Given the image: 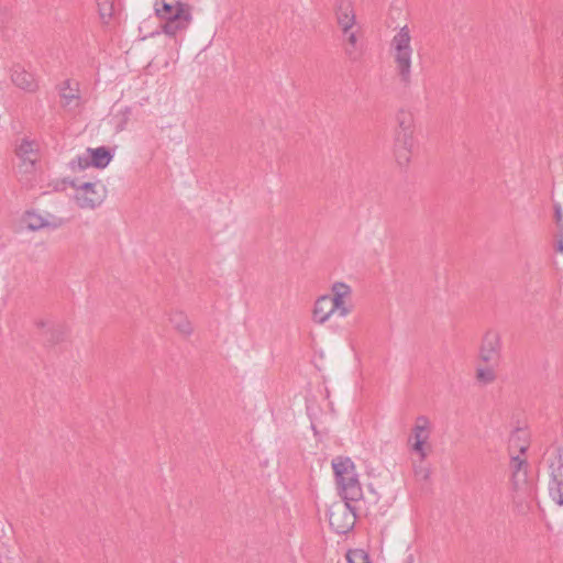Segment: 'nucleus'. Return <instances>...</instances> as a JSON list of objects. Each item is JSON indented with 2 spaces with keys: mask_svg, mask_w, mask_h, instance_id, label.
I'll use <instances>...</instances> for the list:
<instances>
[{
  "mask_svg": "<svg viewBox=\"0 0 563 563\" xmlns=\"http://www.w3.org/2000/svg\"><path fill=\"white\" fill-rule=\"evenodd\" d=\"M346 563H373L368 552L364 549H351L345 554Z\"/></svg>",
  "mask_w": 563,
  "mask_h": 563,
  "instance_id": "18",
  "label": "nucleus"
},
{
  "mask_svg": "<svg viewBox=\"0 0 563 563\" xmlns=\"http://www.w3.org/2000/svg\"><path fill=\"white\" fill-rule=\"evenodd\" d=\"M400 563H417V558L413 553H407L404 555Z\"/></svg>",
  "mask_w": 563,
  "mask_h": 563,
  "instance_id": "22",
  "label": "nucleus"
},
{
  "mask_svg": "<svg viewBox=\"0 0 563 563\" xmlns=\"http://www.w3.org/2000/svg\"><path fill=\"white\" fill-rule=\"evenodd\" d=\"M501 347V334L497 330L489 329L482 334L474 369V379L478 386L486 387L496 383Z\"/></svg>",
  "mask_w": 563,
  "mask_h": 563,
  "instance_id": "1",
  "label": "nucleus"
},
{
  "mask_svg": "<svg viewBox=\"0 0 563 563\" xmlns=\"http://www.w3.org/2000/svg\"><path fill=\"white\" fill-rule=\"evenodd\" d=\"M325 295L332 301V305L339 312L340 318H346L353 312L354 289L350 282L344 279L333 280L329 286V292Z\"/></svg>",
  "mask_w": 563,
  "mask_h": 563,
  "instance_id": "9",
  "label": "nucleus"
},
{
  "mask_svg": "<svg viewBox=\"0 0 563 563\" xmlns=\"http://www.w3.org/2000/svg\"><path fill=\"white\" fill-rule=\"evenodd\" d=\"M154 13L168 36L184 32L192 22V7L181 0H155Z\"/></svg>",
  "mask_w": 563,
  "mask_h": 563,
  "instance_id": "2",
  "label": "nucleus"
},
{
  "mask_svg": "<svg viewBox=\"0 0 563 563\" xmlns=\"http://www.w3.org/2000/svg\"><path fill=\"white\" fill-rule=\"evenodd\" d=\"M99 15L103 23H109L113 16V3L111 0H101L98 3Z\"/></svg>",
  "mask_w": 563,
  "mask_h": 563,
  "instance_id": "21",
  "label": "nucleus"
},
{
  "mask_svg": "<svg viewBox=\"0 0 563 563\" xmlns=\"http://www.w3.org/2000/svg\"><path fill=\"white\" fill-rule=\"evenodd\" d=\"M334 15L344 41L351 47H355L358 34L356 31V13L353 3L349 0L338 1L334 8Z\"/></svg>",
  "mask_w": 563,
  "mask_h": 563,
  "instance_id": "8",
  "label": "nucleus"
},
{
  "mask_svg": "<svg viewBox=\"0 0 563 563\" xmlns=\"http://www.w3.org/2000/svg\"><path fill=\"white\" fill-rule=\"evenodd\" d=\"M70 187L71 201L81 210H95L99 208L108 197V189L99 179L74 181Z\"/></svg>",
  "mask_w": 563,
  "mask_h": 563,
  "instance_id": "5",
  "label": "nucleus"
},
{
  "mask_svg": "<svg viewBox=\"0 0 563 563\" xmlns=\"http://www.w3.org/2000/svg\"><path fill=\"white\" fill-rule=\"evenodd\" d=\"M550 478L563 479V452H553L548 460Z\"/></svg>",
  "mask_w": 563,
  "mask_h": 563,
  "instance_id": "16",
  "label": "nucleus"
},
{
  "mask_svg": "<svg viewBox=\"0 0 563 563\" xmlns=\"http://www.w3.org/2000/svg\"><path fill=\"white\" fill-rule=\"evenodd\" d=\"M390 53L402 74H407L411 66V30L402 25L395 31L390 41Z\"/></svg>",
  "mask_w": 563,
  "mask_h": 563,
  "instance_id": "7",
  "label": "nucleus"
},
{
  "mask_svg": "<svg viewBox=\"0 0 563 563\" xmlns=\"http://www.w3.org/2000/svg\"><path fill=\"white\" fill-rule=\"evenodd\" d=\"M413 147L415 141L412 132L402 131L397 135L394 144V154L399 161V163L402 164L409 161Z\"/></svg>",
  "mask_w": 563,
  "mask_h": 563,
  "instance_id": "15",
  "label": "nucleus"
},
{
  "mask_svg": "<svg viewBox=\"0 0 563 563\" xmlns=\"http://www.w3.org/2000/svg\"><path fill=\"white\" fill-rule=\"evenodd\" d=\"M113 157V151L106 146L87 147L69 162V168L75 173L88 168L104 169L111 164Z\"/></svg>",
  "mask_w": 563,
  "mask_h": 563,
  "instance_id": "6",
  "label": "nucleus"
},
{
  "mask_svg": "<svg viewBox=\"0 0 563 563\" xmlns=\"http://www.w3.org/2000/svg\"><path fill=\"white\" fill-rule=\"evenodd\" d=\"M518 441V454H515L511 456L510 460V468H511V483L515 487V489H523L528 484V476H527V460L523 456V453L528 449V440L523 437H520V433L517 432L516 434H512L510 438V443Z\"/></svg>",
  "mask_w": 563,
  "mask_h": 563,
  "instance_id": "10",
  "label": "nucleus"
},
{
  "mask_svg": "<svg viewBox=\"0 0 563 563\" xmlns=\"http://www.w3.org/2000/svg\"><path fill=\"white\" fill-rule=\"evenodd\" d=\"M65 104H69V101L67 98H65V101H64Z\"/></svg>",
  "mask_w": 563,
  "mask_h": 563,
  "instance_id": "23",
  "label": "nucleus"
},
{
  "mask_svg": "<svg viewBox=\"0 0 563 563\" xmlns=\"http://www.w3.org/2000/svg\"><path fill=\"white\" fill-rule=\"evenodd\" d=\"M550 495L560 506L563 505V479L551 478L549 483Z\"/></svg>",
  "mask_w": 563,
  "mask_h": 563,
  "instance_id": "20",
  "label": "nucleus"
},
{
  "mask_svg": "<svg viewBox=\"0 0 563 563\" xmlns=\"http://www.w3.org/2000/svg\"><path fill=\"white\" fill-rule=\"evenodd\" d=\"M18 157L16 173L20 183L27 190H36L42 188L44 174L38 170V146L30 140H22L15 148Z\"/></svg>",
  "mask_w": 563,
  "mask_h": 563,
  "instance_id": "3",
  "label": "nucleus"
},
{
  "mask_svg": "<svg viewBox=\"0 0 563 563\" xmlns=\"http://www.w3.org/2000/svg\"><path fill=\"white\" fill-rule=\"evenodd\" d=\"M174 325L176 330L184 334V335H190L194 332V325L191 321L185 316V314H177L175 316V319L173 320Z\"/></svg>",
  "mask_w": 563,
  "mask_h": 563,
  "instance_id": "19",
  "label": "nucleus"
},
{
  "mask_svg": "<svg viewBox=\"0 0 563 563\" xmlns=\"http://www.w3.org/2000/svg\"><path fill=\"white\" fill-rule=\"evenodd\" d=\"M331 468L340 497L344 500H361L363 498V488L353 460L347 456H336L331 462Z\"/></svg>",
  "mask_w": 563,
  "mask_h": 563,
  "instance_id": "4",
  "label": "nucleus"
},
{
  "mask_svg": "<svg viewBox=\"0 0 563 563\" xmlns=\"http://www.w3.org/2000/svg\"><path fill=\"white\" fill-rule=\"evenodd\" d=\"M352 500H340L331 505L329 523L332 530L339 534L350 532L355 523V514L350 505Z\"/></svg>",
  "mask_w": 563,
  "mask_h": 563,
  "instance_id": "11",
  "label": "nucleus"
},
{
  "mask_svg": "<svg viewBox=\"0 0 563 563\" xmlns=\"http://www.w3.org/2000/svg\"><path fill=\"white\" fill-rule=\"evenodd\" d=\"M339 317V312L332 305V301L325 294L319 295L310 309V319L316 325H324L334 317Z\"/></svg>",
  "mask_w": 563,
  "mask_h": 563,
  "instance_id": "14",
  "label": "nucleus"
},
{
  "mask_svg": "<svg viewBox=\"0 0 563 563\" xmlns=\"http://www.w3.org/2000/svg\"><path fill=\"white\" fill-rule=\"evenodd\" d=\"M59 224V219L53 212L38 207L27 209L21 218V228L29 231L57 228Z\"/></svg>",
  "mask_w": 563,
  "mask_h": 563,
  "instance_id": "12",
  "label": "nucleus"
},
{
  "mask_svg": "<svg viewBox=\"0 0 563 563\" xmlns=\"http://www.w3.org/2000/svg\"><path fill=\"white\" fill-rule=\"evenodd\" d=\"M12 80L18 87L24 90H34L36 88V81L33 75L24 70L15 71L12 76Z\"/></svg>",
  "mask_w": 563,
  "mask_h": 563,
  "instance_id": "17",
  "label": "nucleus"
},
{
  "mask_svg": "<svg viewBox=\"0 0 563 563\" xmlns=\"http://www.w3.org/2000/svg\"><path fill=\"white\" fill-rule=\"evenodd\" d=\"M410 451L420 460H426L432 452L430 429L426 422L417 423L408 439Z\"/></svg>",
  "mask_w": 563,
  "mask_h": 563,
  "instance_id": "13",
  "label": "nucleus"
}]
</instances>
